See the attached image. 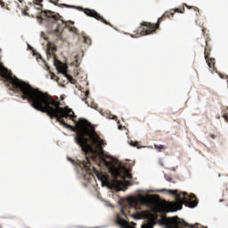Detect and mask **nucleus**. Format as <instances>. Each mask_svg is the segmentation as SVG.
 Returning a JSON list of instances; mask_svg holds the SVG:
<instances>
[{
    "instance_id": "9",
    "label": "nucleus",
    "mask_w": 228,
    "mask_h": 228,
    "mask_svg": "<svg viewBox=\"0 0 228 228\" xmlns=\"http://www.w3.org/2000/svg\"><path fill=\"white\" fill-rule=\"evenodd\" d=\"M84 13H86L87 17H92L93 19H96V20H100L101 22H103V24H106V26L111 27V23L106 20L104 18H102V16H101V14H99V12H97L94 9L86 8L84 9Z\"/></svg>"
},
{
    "instance_id": "5",
    "label": "nucleus",
    "mask_w": 228,
    "mask_h": 228,
    "mask_svg": "<svg viewBox=\"0 0 228 228\" xmlns=\"http://www.w3.org/2000/svg\"><path fill=\"white\" fill-rule=\"evenodd\" d=\"M162 191H166L169 195H174L175 197V202H170L167 206V213H174L183 209V206H188L189 208H197L199 201L197 200V196L194 194H188L186 192H180L177 190H167L163 189Z\"/></svg>"
},
{
    "instance_id": "24",
    "label": "nucleus",
    "mask_w": 228,
    "mask_h": 228,
    "mask_svg": "<svg viewBox=\"0 0 228 228\" xmlns=\"http://www.w3.org/2000/svg\"><path fill=\"white\" fill-rule=\"evenodd\" d=\"M94 110H96L97 111H101V109H99V106H97V104H93L91 106Z\"/></svg>"
},
{
    "instance_id": "33",
    "label": "nucleus",
    "mask_w": 228,
    "mask_h": 228,
    "mask_svg": "<svg viewBox=\"0 0 228 228\" xmlns=\"http://www.w3.org/2000/svg\"><path fill=\"white\" fill-rule=\"evenodd\" d=\"M132 38H136V36L131 35Z\"/></svg>"
},
{
    "instance_id": "34",
    "label": "nucleus",
    "mask_w": 228,
    "mask_h": 228,
    "mask_svg": "<svg viewBox=\"0 0 228 228\" xmlns=\"http://www.w3.org/2000/svg\"><path fill=\"white\" fill-rule=\"evenodd\" d=\"M19 3H20V4H22V1H24V0H17Z\"/></svg>"
},
{
    "instance_id": "35",
    "label": "nucleus",
    "mask_w": 228,
    "mask_h": 228,
    "mask_svg": "<svg viewBox=\"0 0 228 228\" xmlns=\"http://www.w3.org/2000/svg\"><path fill=\"white\" fill-rule=\"evenodd\" d=\"M38 57L40 58V60H42V55L41 54H38Z\"/></svg>"
},
{
    "instance_id": "41",
    "label": "nucleus",
    "mask_w": 228,
    "mask_h": 228,
    "mask_svg": "<svg viewBox=\"0 0 228 228\" xmlns=\"http://www.w3.org/2000/svg\"><path fill=\"white\" fill-rule=\"evenodd\" d=\"M0 228H1V226H0Z\"/></svg>"
},
{
    "instance_id": "40",
    "label": "nucleus",
    "mask_w": 228,
    "mask_h": 228,
    "mask_svg": "<svg viewBox=\"0 0 228 228\" xmlns=\"http://www.w3.org/2000/svg\"><path fill=\"white\" fill-rule=\"evenodd\" d=\"M0 53H1V49H0Z\"/></svg>"
},
{
    "instance_id": "32",
    "label": "nucleus",
    "mask_w": 228,
    "mask_h": 228,
    "mask_svg": "<svg viewBox=\"0 0 228 228\" xmlns=\"http://www.w3.org/2000/svg\"><path fill=\"white\" fill-rule=\"evenodd\" d=\"M203 35L206 33V28H202Z\"/></svg>"
},
{
    "instance_id": "11",
    "label": "nucleus",
    "mask_w": 228,
    "mask_h": 228,
    "mask_svg": "<svg viewBox=\"0 0 228 228\" xmlns=\"http://www.w3.org/2000/svg\"><path fill=\"white\" fill-rule=\"evenodd\" d=\"M100 115H102V117H106L107 118H110V120H117V116H113L109 110H99Z\"/></svg>"
},
{
    "instance_id": "20",
    "label": "nucleus",
    "mask_w": 228,
    "mask_h": 228,
    "mask_svg": "<svg viewBox=\"0 0 228 228\" xmlns=\"http://www.w3.org/2000/svg\"><path fill=\"white\" fill-rule=\"evenodd\" d=\"M129 145H131V147H136L137 149H142V146H140V144L138 143V142H129Z\"/></svg>"
},
{
    "instance_id": "23",
    "label": "nucleus",
    "mask_w": 228,
    "mask_h": 228,
    "mask_svg": "<svg viewBox=\"0 0 228 228\" xmlns=\"http://www.w3.org/2000/svg\"><path fill=\"white\" fill-rule=\"evenodd\" d=\"M22 14L25 15V17H28L29 16V13H28V7H27V9H23L22 10Z\"/></svg>"
},
{
    "instance_id": "6",
    "label": "nucleus",
    "mask_w": 228,
    "mask_h": 228,
    "mask_svg": "<svg viewBox=\"0 0 228 228\" xmlns=\"http://www.w3.org/2000/svg\"><path fill=\"white\" fill-rule=\"evenodd\" d=\"M41 13L45 14V17L48 19V22L55 26V29H51V35H54L57 38H61V35L65 28H69L70 33H77V28L76 27H69V24L74 25V21H65L61 19L60 13H55L53 11L45 10Z\"/></svg>"
},
{
    "instance_id": "13",
    "label": "nucleus",
    "mask_w": 228,
    "mask_h": 228,
    "mask_svg": "<svg viewBox=\"0 0 228 228\" xmlns=\"http://www.w3.org/2000/svg\"><path fill=\"white\" fill-rule=\"evenodd\" d=\"M209 39H206V47L204 50L205 58H209V54H211V46L208 45Z\"/></svg>"
},
{
    "instance_id": "31",
    "label": "nucleus",
    "mask_w": 228,
    "mask_h": 228,
    "mask_svg": "<svg viewBox=\"0 0 228 228\" xmlns=\"http://www.w3.org/2000/svg\"><path fill=\"white\" fill-rule=\"evenodd\" d=\"M134 218H139L137 215H133L132 216Z\"/></svg>"
},
{
    "instance_id": "3",
    "label": "nucleus",
    "mask_w": 228,
    "mask_h": 228,
    "mask_svg": "<svg viewBox=\"0 0 228 228\" xmlns=\"http://www.w3.org/2000/svg\"><path fill=\"white\" fill-rule=\"evenodd\" d=\"M184 6L188 10H194V12H198L199 13V7L190 6L186 4H183V6L182 9L175 8V9H170L169 11L165 12V13L160 18L158 19V21L155 24L147 22V21H142L140 27H138V28L134 31L135 35L139 37H143L145 35H152V33H155L156 29L159 28V24L163 22V20L174 19V15H175V13H184V10H185Z\"/></svg>"
},
{
    "instance_id": "10",
    "label": "nucleus",
    "mask_w": 228,
    "mask_h": 228,
    "mask_svg": "<svg viewBox=\"0 0 228 228\" xmlns=\"http://www.w3.org/2000/svg\"><path fill=\"white\" fill-rule=\"evenodd\" d=\"M57 51H58V49L56 48V45L49 46L47 51H46L47 58H51V56H53V59H54V61H56V53H55V52H57Z\"/></svg>"
},
{
    "instance_id": "8",
    "label": "nucleus",
    "mask_w": 228,
    "mask_h": 228,
    "mask_svg": "<svg viewBox=\"0 0 228 228\" xmlns=\"http://www.w3.org/2000/svg\"><path fill=\"white\" fill-rule=\"evenodd\" d=\"M160 224L164 225L166 228H193V225L188 224V223H186L183 219H179L177 216L165 217L160 221Z\"/></svg>"
},
{
    "instance_id": "2",
    "label": "nucleus",
    "mask_w": 228,
    "mask_h": 228,
    "mask_svg": "<svg viewBox=\"0 0 228 228\" xmlns=\"http://www.w3.org/2000/svg\"><path fill=\"white\" fill-rule=\"evenodd\" d=\"M76 126L77 131L75 136V142L79 145L86 156V160H77V165L82 170H86V172H87V179H92L94 175L89 173L92 172V168H90V167H92L91 161H97V159H101L97 154V151L94 150L93 145L101 147V145H102V141L100 137H95V128L92 127V123H89L88 120L79 118L78 121L76 122ZM86 136L93 140V145L88 143V138H86Z\"/></svg>"
},
{
    "instance_id": "18",
    "label": "nucleus",
    "mask_w": 228,
    "mask_h": 228,
    "mask_svg": "<svg viewBox=\"0 0 228 228\" xmlns=\"http://www.w3.org/2000/svg\"><path fill=\"white\" fill-rule=\"evenodd\" d=\"M43 0H34V4H37L39 7H37V10H42L44 8V5L40 3H42Z\"/></svg>"
},
{
    "instance_id": "12",
    "label": "nucleus",
    "mask_w": 228,
    "mask_h": 228,
    "mask_svg": "<svg viewBox=\"0 0 228 228\" xmlns=\"http://www.w3.org/2000/svg\"><path fill=\"white\" fill-rule=\"evenodd\" d=\"M60 0H49V3L52 4H54V6H60V8H71L72 6L67 4H58Z\"/></svg>"
},
{
    "instance_id": "17",
    "label": "nucleus",
    "mask_w": 228,
    "mask_h": 228,
    "mask_svg": "<svg viewBox=\"0 0 228 228\" xmlns=\"http://www.w3.org/2000/svg\"><path fill=\"white\" fill-rule=\"evenodd\" d=\"M141 228H154V221H149L146 224H143Z\"/></svg>"
},
{
    "instance_id": "7",
    "label": "nucleus",
    "mask_w": 228,
    "mask_h": 228,
    "mask_svg": "<svg viewBox=\"0 0 228 228\" xmlns=\"http://www.w3.org/2000/svg\"><path fill=\"white\" fill-rule=\"evenodd\" d=\"M152 201L151 199L145 196H139L138 198H130L126 205H123L121 208V213L124 216H129V209H134L135 211H140L142 206H151Z\"/></svg>"
},
{
    "instance_id": "14",
    "label": "nucleus",
    "mask_w": 228,
    "mask_h": 228,
    "mask_svg": "<svg viewBox=\"0 0 228 228\" xmlns=\"http://www.w3.org/2000/svg\"><path fill=\"white\" fill-rule=\"evenodd\" d=\"M61 72V74H63L65 76V77H67V79L69 81V83H71V85H76V83H77V80H76L74 77H72V76L67 74L66 69H64Z\"/></svg>"
},
{
    "instance_id": "38",
    "label": "nucleus",
    "mask_w": 228,
    "mask_h": 228,
    "mask_svg": "<svg viewBox=\"0 0 228 228\" xmlns=\"http://www.w3.org/2000/svg\"><path fill=\"white\" fill-rule=\"evenodd\" d=\"M172 170H175V167H172Z\"/></svg>"
},
{
    "instance_id": "1",
    "label": "nucleus",
    "mask_w": 228,
    "mask_h": 228,
    "mask_svg": "<svg viewBox=\"0 0 228 228\" xmlns=\"http://www.w3.org/2000/svg\"><path fill=\"white\" fill-rule=\"evenodd\" d=\"M0 77L4 80L6 86L9 90L12 92L20 93L21 99L23 101H28L30 106L37 110V111H41V113H46L49 118H56L57 122L61 126L66 127V107H61V103L55 100L47 93H44L31 85L19 79L17 77H13L12 71L4 67L2 62H0Z\"/></svg>"
},
{
    "instance_id": "19",
    "label": "nucleus",
    "mask_w": 228,
    "mask_h": 228,
    "mask_svg": "<svg viewBox=\"0 0 228 228\" xmlns=\"http://www.w3.org/2000/svg\"><path fill=\"white\" fill-rule=\"evenodd\" d=\"M84 44H86L87 45H92V39L90 37L84 36Z\"/></svg>"
},
{
    "instance_id": "16",
    "label": "nucleus",
    "mask_w": 228,
    "mask_h": 228,
    "mask_svg": "<svg viewBox=\"0 0 228 228\" xmlns=\"http://www.w3.org/2000/svg\"><path fill=\"white\" fill-rule=\"evenodd\" d=\"M154 147L156 149V151H159V152H161L162 151H167V146L163 145V144H154Z\"/></svg>"
},
{
    "instance_id": "27",
    "label": "nucleus",
    "mask_w": 228,
    "mask_h": 228,
    "mask_svg": "<svg viewBox=\"0 0 228 228\" xmlns=\"http://www.w3.org/2000/svg\"><path fill=\"white\" fill-rule=\"evenodd\" d=\"M0 6H2V8H4V2H3V0H0Z\"/></svg>"
},
{
    "instance_id": "30",
    "label": "nucleus",
    "mask_w": 228,
    "mask_h": 228,
    "mask_svg": "<svg viewBox=\"0 0 228 228\" xmlns=\"http://www.w3.org/2000/svg\"><path fill=\"white\" fill-rule=\"evenodd\" d=\"M17 8H19V10H22V5H20V4H17Z\"/></svg>"
},
{
    "instance_id": "21",
    "label": "nucleus",
    "mask_w": 228,
    "mask_h": 228,
    "mask_svg": "<svg viewBox=\"0 0 228 228\" xmlns=\"http://www.w3.org/2000/svg\"><path fill=\"white\" fill-rule=\"evenodd\" d=\"M85 95H86V97H85V98H82V101H83L84 102H86V104H88V102H86V99H88V95H90V92L86 91V92L85 93Z\"/></svg>"
},
{
    "instance_id": "28",
    "label": "nucleus",
    "mask_w": 228,
    "mask_h": 228,
    "mask_svg": "<svg viewBox=\"0 0 228 228\" xmlns=\"http://www.w3.org/2000/svg\"><path fill=\"white\" fill-rule=\"evenodd\" d=\"M210 138H212V140H215V139L216 138V135L214 134H210Z\"/></svg>"
},
{
    "instance_id": "25",
    "label": "nucleus",
    "mask_w": 228,
    "mask_h": 228,
    "mask_svg": "<svg viewBox=\"0 0 228 228\" xmlns=\"http://www.w3.org/2000/svg\"><path fill=\"white\" fill-rule=\"evenodd\" d=\"M165 177H166V180H167L168 183H172L173 178H172L171 176L165 175Z\"/></svg>"
},
{
    "instance_id": "15",
    "label": "nucleus",
    "mask_w": 228,
    "mask_h": 228,
    "mask_svg": "<svg viewBox=\"0 0 228 228\" xmlns=\"http://www.w3.org/2000/svg\"><path fill=\"white\" fill-rule=\"evenodd\" d=\"M209 69H213V70H215V58H209L207 57L205 58Z\"/></svg>"
},
{
    "instance_id": "37",
    "label": "nucleus",
    "mask_w": 228,
    "mask_h": 228,
    "mask_svg": "<svg viewBox=\"0 0 228 228\" xmlns=\"http://www.w3.org/2000/svg\"><path fill=\"white\" fill-rule=\"evenodd\" d=\"M219 202H224V200H220Z\"/></svg>"
},
{
    "instance_id": "4",
    "label": "nucleus",
    "mask_w": 228,
    "mask_h": 228,
    "mask_svg": "<svg viewBox=\"0 0 228 228\" xmlns=\"http://www.w3.org/2000/svg\"><path fill=\"white\" fill-rule=\"evenodd\" d=\"M93 172L95 174L96 177L102 183H106L110 187L113 188L114 190H118L120 186H122V180H118V177L123 179L126 184H131V181L126 179H132L133 175L129 173V170L126 167H113L111 169V175L114 180L110 181L108 175H104L102 173H99L97 169L92 167Z\"/></svg>"
},
{
    "instance_id": "22",
    "label": "nucleus",
    "mask_w": 228,
    "mask_h": 228,
    "mask_svg": "<svg viewBox=\"0 0 228 228\" xmlns=\"http://www.w3.org/2000/svg\"><path fill=\"white\" fill-rule=\"evenodd\" d=\"M103 163H104L105 167H111V165H113V163L111 161H108L104 159H103Z\"/></svg>"
},
{
    "instance_id": "29",
    "label": "nucleus",
    "mask_w": 228,
    "mask_h": 228,
    "mask_svg": "<svg viewBox=\"0 0 228 228\" xmlns=\"http://www.w3.org/2000/svg\"><path fill=\"white\" fill-rule=\"evenodd\" d=\"M69 159V161L72 162L73 165H76V163H77L76 160H74L72 159Z\"/></svg>"
},
{
    "instance_id": "39",
    "label": "nucleus",
    "mask_w": 228,
    "mask_h": 228,
    "mask_svg": "<svg viewBox=\"0 0 228 228\" xmlns=\"http://www.w3.org/2000/svg\"><path fill=\"white\" fill-rule=\"evenodd\" d=\"M85 179H86V175H85Z\"/></svg>"
},
{
    "instance_id": "36",
    "label": "nucleus",
    "mask_w": 228,
    "mask_h": 228,
    "mask_svg": "<svg viewBox=\"0 0 228 228\" xmlns=\"http://www.w3.org/2000/svg\"><path fill=\"white\" fill-rule=\"evenodd\" d=\"M118 129H122V126H118Z\"/></svg>"
},
{
    "instance_id": "26",
    "label": "nucleus",
    "mask_w": 228,
    "mask_h": 228,
    "mask_svg": "<svg viewBox=\"0 0 228 228\" xmlns=\"http://www.w3.org/2000/svg\"><path fill=\"white\" fill-rule=\"evenodd\" d=\"M37 19L39 20V24H42V20H44V18L42 17V15H38Z\"/></svg>"
}]
</instances>
